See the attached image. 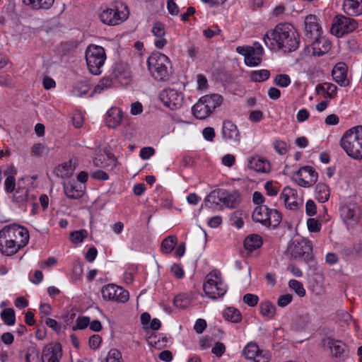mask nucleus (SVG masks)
<instances>
[{
    "mask_svg": "<svg viewBox=\"0 0 362 362\" xmlns=\"http://www.w3.org/2000/svg\"><path fill=\"white\" fill-rule=\"evenodd\" d=\"M330 195L329 187L324 183H318L315 187V199L322 203L326 202Z\"/></svg>",
    "mask_w": 362,
    "mask_h": 362,
    "instance_id": "obj_35",
    "label": "nucleus"
},
{
    "mask_svg": "<svg viewBox=\"0 0 362 362\" xmlns=\"http://www.w3.org/2000/svg\"><path fill=\"white\" fill-rule=\"evenodd\" d=\"M114 85L115 81L112 76H105L101 80H100L98 84L95 86L93 93H101L104 90L112 88Z\"/></svg>",
    "mask_w": 362,
    "mask_h": 362,
    "instance_id": "obj_36",
    "label": "nucleus"
},
{
    "mask_svg": "<svg viewBox=\"0 0 362 362\" xmlns=\"http://www.w3.org/2000/svg\"><path fill=\"white\" fill-rule=\"evenodd\" d=\"M225 351L226 346L221 342L216 343L215 346L211 349V352L218 357L222 356Z\"/></svg>",
    "mask_w": 362,
    "mask_h": 362,
    "instance_id": "obj_60",
    "label": "nucleus"
},
{
    "mask_svg": "<svg viewBox=\"0 0 362 362\" xmlns=\"http://www.w3.org/2000/svg\"><path fill=\"white\" fill-rule=\"evenodd\" d=\"M7 237V233L2 228L0 230V252L4 255L10 256L17 253L19 250L13 240Z\"/></svg>",
    "mask_w": 362,
    "mask_h": 362,
    "instance_id": "obj_21",
    "label": "nucleus"
},
{
    "mask_svg": "<svg viewBox=\"0 0 362 362\" xmlns=\"http://www.w3.org/2000/svg\"><path fill=\"white\" fill-rule=\"evenodd\" d=\"M227 289V285L218 270H214L206 276L203 290L209 298L211 299L221 298L226 294Z\"/></svg>",
    "mask_w": 362,
    "mask_h": 362,
    "instance_id": "obj_3",
    "label": "nucleus"
},
{
    "mask_svg": "<svg viewBox=\"0 0 362 362\" xmlns=\"http://www.w3.org/2000/svg\"><path fill=\"white\" fill-rule=\"evenodd\" d=\"M264 42L271 50L291 52L299 47V35L290 23H279L273 30L267 32Z\"/></svg>",
    "mask_w": 362,
    "mask_h": 362,
    "instance_id": "obj_1",
    "label": "nucleus"
},
{
    "mask_svg": "<svg viewBox=\"0 0 362 362\" xmlns=\"http://www.w3.org/2000/svg\"><path fill=\"white\" fill-rule=\"evenodd\" d=\"M83 187L75 181H70L64 185V190L66 196L72 199H78L83 195Z\"/></svg>",
    "mask_w": 362,
    "mask_h": 362,
    "instance_id": "obj_25",
    "label": "nucleus"
},
{
    "mask_svg": "<svg viewBox=\"0 0 362 362\" xmlns=\"http://www.w3.org/2000/svg\"><path fill=\"white\" fill-rule=\"evenodd\" d=\"M305 211L306 214L309 216H313L316 214L317 206L313 200L309 199L307 201L305 204Z\"/></svg>",
    "mask_w": 362,
    "mask_h": 362,
    "instance_id": "obj_58",
    "label": "nucleus"
},
{
    "mask_svg": "<svg viewBox=\"0 0 362 362\" xmlns=\"http://www.w3.org/2000/svg\"><path fill=\"white\" fill-rule=\"evenodd\" d=\"M339 145L352 159L362 160V126L346 130L340 139Z\"/></svg>",
    "mask_w": 362,
    "mask_h": 362,
    "instance_id": "obj_2",
    "label": "nucleus"
},
{
    "mask_svg": "<svg viewBox=\"0 0 362 362\" xmlns=\"http://www.w3.org/2000/svg\"><path fill=\"white\" fill-rule=\"evenodd\" d=\"M174 304L177 308H186L190 304V300L186 294H180L175 297Z\"/></svg>",
    "mask_w": 362,
    "mask_h": 362,
    "instance_id": "obj_46",
    "label": "nucleus"
},
{
    "mask_svg": "<svg viewBox=\"0 0 362 362\" xmlns=\"http://www.w3.org/2000/svg\"><path fill=\"white\" fill-rule=\"evenodd\" d=\"M3 230L7 233L8 237L10 238L15 245L18 247V250L24 247L29 241L30 235L29 232L24 226L12 224L6 226Z\"/></svg>",
    "mask_w": 362,
    "mask_h": 362,
    "instance_id": "obj_11",
    "label": "nucleus"
},
{
    "mask_svg": "<svg viewBox=\"0 0 362 362\" xmlns=\"http://www.w3.org/2000/svg\"><path fill=\"white\" fill-rule=\"evenodd\" d=\"M75 170L71 161L65 162L59 165L57 168V175L62 177H69L73 175Z\"/></svg>",
    "mask_w": 362,
    "mask_h": 362,
    "instance_id": "obj_40",
    "label": "nucleus"
},
{
    "mask_svg": "<svg viewBox=\"0 0 362 362\" xmlns=\"http://www.w3.org/2000/svg\"><path fill=\"white\" fill-rule=\"evenodd\" d=\"M13 198L16 202L23 203L29 200H32L34 197L30 194L29 189L25 187H18L14 195Z\"/></svg>",
    "mask_w": 362,
    "mask_h": 362,
    "instance_id": "obj_38",
    "label": "nucleus"
},
{
    "mask_svg": "<svg viewBox=\"0 0 362 362\" xmlns=\"http://www.w3.org/2000/svg\"><path fill=\"white\" fill-rule=\"evenodd\" d=\"M214 193L217 194L218 201L228 208H236L241 200L240 194L236 191L228 192L224 189H218Z\"/></svg>",
    "mask_w": 362,
    "mask_h": 362,
    "instance_id": "obj_16",
    "label": "nucleus"
},
{
    "mask_svg": "<svg viewBox=\"0 0 362 362\" xmlns=\"http://www.w3.org/2000/svg\"><path fill=\"white\" fill-rule=\"evenodd\" d=\"M223 102L219 94H211L202 96L192 107L193 115L199 119L208 117Z\"/></svg>",
    "mask_w": 362,
    "mask_h": 362,
    "instance_id": "obj_4",
    "label": "nucleus"
},
{
    "mask_svg": "<svg viewBox=\"0 0 362 362\" xmlns=\"http://www.w3.org/2000/svg\"><path fill=\"white\" fill-rule=\"evenodd\" d=\"M315 90L318 94L325 93L328 98H332L337 95V87L331 83H324L317 85Z\"/></svg>",
    "mask_w": 362,
    "mask_h": 362,
    "instance_id": "obj_34",
    "label": "nucleus"
},
{
    "mask_svg": "<svg viewBox=\"0 0 362 362\" xmlns=\"http://www.w3.org/2000/svg\"><path fill=\"white\" fill-rule=\"evenodd\" d=\"M341 216L344 221L355 220L356 212L349 206H343L340 209Z\"/></svg>",
    "mask_w": 362,
    "mask_h": 362,
    "instance_id": "obj_48",
    "label": "nucleus"
},
{
    "mask_svg": "<svg viewBox=\"0 0 362 362\" xmlns=\"http://www.w3.org/2000/svg\"><path fill=\"white\" fill-rule=\"evenodd\" d=\"M274 83L280 87H287L291 83V78L287 74L276 75Z\"/></svg>",
    "mask_w": 362,
    "mask_h": 362,
    "instance_id": "obj_53",
    "label": "nucleus"
},
{
    "mask_svg": "<svg viewBox=\"0 0 362 362\" xmlns=\"http://www.w3.org/2000/svg\"><path fill=\"white\" fill-rule=\"evenodd\" d=\"M312 251L310 241L302 240L293 243V254L295 257H302L305 254H309Z\"/></svg>",
    "mask_w": 362,
    "mask_h": 362,
    "instance_id": "obj_29",
    "label": "nucleus"
},
{
    "mask_svg": "<svg viewBox=\"0 0 362 362\" xmlns=\"http://www.w3.org/2000/svg\"><path fill=\"white\" fill-rule=\"evenodd\" d=\"M259 301V298L257 295L252 293H247L243 296V302L247 305L254 307Z\"/></svg>",
    "mask_w": 362,
    "mask_h": 362,
    "instance_id": "obj_56",
    "label": "nucleus"
},
{
    "mask_svg": "<svg viewBox=\"0 0 362 362\" xmlns=\"http://www.w3.org/2000/svg\"><path fill=\"white\" fill-rule=\"evenodd\" d=\"M223 317L226 320L235 323L240 322L242 318L240 312L233 307H228L224 310Z\"/></svg>",
    "mask_w": 362,
    "mask_h": 362,
    "instance_id": "obj_37",
    "label": "nucleus"
},
{
    "mask_svg": "<svg viewBox=\"0 0 362 362\" xmlns=\"http://www.w3.org/2000/svg\"><path fill=\"white\" fill-rule=\"evenodd\" d=\"M343 10L349 16H360L362 14V0H344Z\"/></svg>",
    "mask_w": 362,
    "mask_h": 362,
    "instance_id": "obj_27",
    "label": "nucleus"
},
{
    "mask_svg": "<svg viewBox=\"0 0 362 362\" xmlns=\"http://www.w3.org/2000/svg\"><path fill=\"white\" fill-rule=\"evenodd\" d=\"M25 5L33 9H49L53 5L54 0H23Z\"/></svg>",
    "mask_w": 362,
    "mask_h": 362,
    "instance_id": "obj_33",
    "label": "nucleus"
},
{
    "mask_svg": "<svg viewBox=\"0 0 362 362\" xmlns=\"http://www.w3.org/2000/svg\"><path fill=\"white\" fill-rule=\"evenodd\" d=\"M151 32L156 37H163L165 35V25L160 22H156L153 24Z\"/></svg>",
    "mask_w": 362,
    "mask_h": 362,
    "instance_id": "obj_51",
    "label": "nucleus"
},
{
    "mask_svg": "<svg viewBox=\"0 0 362 362\" xmlns=\"http://www.w3.org/2000/svg\"><path fill=\"white\" fill-rule=\"evenodd\" d=\"M122 112L119 108L112 107L107 112L106 123L110 128H116L122 122Z\"/></svg>",
    "mask_w": 362,
    "mask_h": 362,
    "instance_id": "obj_28",
    "label": "nucleus"
},
{
    "mask_svg": "<svg viewBox=\"0 0 362 362\" xmlns=\"http://www.w3.org/2000/svg\"><path fill=\"white\" fill-rule=\"evenodd\" d=\"M177 238L175 236H168L165 238L161 243V251L165 254L170 253L175 248Z\"/></svg>",
    "mask_w": 362,
    "mask_h": 362,
    "instance_id": "obj_41",
    "label": "nucleus"
},
{
    "mask_svg": "<svg viewBox=\"0 0 362 362\" xmlns=\"http://www.w3.org/2000/svg\"><path fill=\"white\" fill-rule=\"evenodd\" d=\"M222 136L226 141L235 143H239L240 141V134L238 127L230 120L223 122Z\"/></svg>",
    "mask_w": 362,
    "mask_h": 362,
    "instance_id": "obj_19",
    "label": "nucleus"
},
{
    "mask_svg": "<svg viewBox=\"0 0 362 362\" xmlns=\"http://www.w3.org/2000/svg\"><path fill=\"white\" fill-rule=\"evenodd\" d=\"M93 165L97 168L113 170L117 165V160L115 156L112 155H100L93 160Z\"/></svg>",
    "mask_w": 362,
    "mask_h": 362,
    "instance_id": "obj_24",
    "label": "nucleus"
},
{
    "mask_svg": "<svg viewBox=\"0 0 362 362\" xmlns=\"http://www.w3.org/2000/svg\"><path fill=\"white\" fill-rule=\"evenodd\" d=\"M62 356V349L59 344H49L42 350V362H59Z\"/></svg>",
    "mask_w": 362,
    "mask_h": 362,
    "instance_id": "obj_18",
    "label": "nucleus"
},
{
    "mask_svg": "<svg viewBox=\"0 0 362 362\" xmlns=\"http://www.w3.org/2000/svg\"><path fill=\"white\" fill-rule=\"evenodd\" d=\"M236 52L244 56L247 66H256L262 62L264 49L259 42H255L252 46H238Z\"/></svg>",
    "mask_w": 362,
    "mask_h": 362,
    "instance_id": "obj_8",
    "label": "nucleus"
},
{
    "mask_svg": "<svg viewBox=\"0 0 362 362\" xmlns=\"http://www.w3.org/2000/svg\"><path fill=\"white\" fill-rule=\"evenodd\" d=\"M250 168L259 173H267L270 170V165L267 160L257 156L250 159Z\"/></svg>",
    "mask_w": 362,
    "mask_h": 362,
    "instance_id": "obj_30",
    "label": "nucleus"
},
{
    "mask_svg": "<svg viewBox=\"0 0 362 362\" xmlns=\"http://www.w3.org/2000/svg\"><path fill=\"white\" fill-rule=\"evenodd\" d=\"M105 362H123L122 353L117 349H111L107 353Z\"/></svg>",
    "mask_w": 362,
    "mask_h": 362,
    "instance_id": "obj_47",
    "label": "nucleus"
},
{
    "mask_svg": "<svg viewBox=\"0 0 362 362\" xmlns=\"http://www.w3.org/2000/svg\"><path fill=\"white\" fill-rule=\"evenodd\" d=\"M270 72L267 69L253 71L250 74L251 80L254 82H262L269 78Z\"/></svg>",
    "mask_w": 362,
    "mask_h": 362,
    "instance_id": "obj_45",
    "label": "nucleus"
},
{
    "mask_svg": "<svg viewBox=\"0 0 362 362\" xmlns=\"http://www.w3.org/2000/svg\"><path fill=\"white\" fill-rule=\"evenodd\" d=\"M155 153L152 147H144L140 150L139 156L143 160L149 159Z\"/></svg>",
    "mask_w": 362,
    "mask_h": 362,
    "instance_id": "obj_59",
    "label": "nucleus"
},
{
    "mask_svg": "<svg viewBox=\"0 0 362 362\" xmlns=\"http://www.w3.org/2000/svg\"><path fill=\"white\" fill-rule=\"evenodd\" d=\"M128 7L122 2H117L100 14L101 21L108 25H115L124 21L129 16Z\"/></svg>",
    "mask_w": 362,
    "mask_h": 362,
    "instance_id": "obj_7",
    "label": "nucleus"
},
{
    "mask_svg": "<svg viewBox=\"0 0 362 362\" xmlns=\"http://www.w3.org/2000/svg\"><path fill=\"white\" fill-rule=\"evenodd\" d=\"M114 81H117L122 86L127 85L130 82V73L128 69L123 64H117L113 69L112 76Z\"/></svg>",
    "mask_w": 362,
    "mask_h": 362,
    "instance_id": "obj_26",
    "label": "nucleus"
},
{
    "mask_svg": "<svg viewBox=\"0 0 362 362\" xmlns=\"http://www.w3.org/2000/svg\"><path fill=\"white\" fill-rule=\"evenodd\" d=\"M280 199L284 201L285 206L290 209H296L298 206L296 190L290 187H285L283 189L280 194Z\"/></svg>",
    "mask_w": 362,
    "mask_h": 362,
    "instance_id": "obj_23",
    "label": "nucleus"
},
{
    "mask_svg": "<svg viewBox=\"0 0 362 362\" xmlns=\"http://www.w3.org/2000/svg\"><path fill=\"white\" fill-rule=\"evenodd\" d=\"M101 294L105 301L125 303L129 299V291L114 284H108L103 286Z\"/></svg>",
    "mask_w": 362,
    "mask_h": 362,
    "instance_id": "obj_9",
    "label": "nucleus"
},
{
    "mask_svg": "<svg viewBox=\"0 0 362 362\" xmlns=\"http://www.w3.org/2000/svg\"><path fill=\"white\" fill-rule=\"evenodd\" d=\"M88 235V233L86 229L75 230L70 233V240L74 244L81 243Z\"/></svg>",
    "mask_w": 362,
    "mask_h": 362,
    "instance_id": "obj_44",
    "label": "nucleus"
},
{
    "mask_svg": "<svg viewBox=\"0 0 362 362\" xmlns=\"http://www.w3.org/2000/svg\"><path fill=\"white\" fill-rule=\"evenodd\" d=\"M49 151L48 148L43 144H35L31 147V153L36 156H42L47 153Z\"/></svg>",
    "mask_w": 362,
    "mask_h": 362,
    "instance_id": "obj_50",
    "label": "nucleus"
},
{
    "mask_svg": "<svg viewBox=\"0 0 362 362\" xmlns=\"http://www.w3.org/2000/svg\"><path fill=\"white\" fill-rule=\"evenodd\" d=\"M293 297L291 294H284L279 296L277 304L280 307H285L292 301Z\"/></svg>",
    "mask_w": 362,
    "mask_h": 362,
    "instance_id": "obj_61",
    "label": "nucleus"
},
{
    "mask_svg": "<svg viewBox=\"0 0 362 362\" xmlns=\"http://www.w3.org/2000/svg\"><path fill=\"white\" fill-rule=\"evenodd\" d=\"M293 179L299 186L310 187L317 182L318 173L313 167L303 166L295 173Z\"/></svg>",
    "mask_w": 362,
    "mask_h": 362,
    "instance_id": "obj_13",
    "label": "nucleus"
},
{
    "mask_svg": "<svg viewBox=\"0 0 362 362\" xmlns=\"http://www.w3.org/2000/svg\"><path fill=\"white\" fill-rule=\"evenodd\" d=\"M86 60L89 71L94 75H100L106 60L105 49L98 45H90L86 51Z\"/></svg>",
    "mask_w": 362,
    "mask_h": 362,
    "instance_id": "obj_6",
    "label": "nucleus"
},
{
    "mask_svg": "<svg viewBox=\"0 0 362 362\" xmlns=\"http://www.w3.org/2000/svg\"><path fill=\"white\" fill-rule=\"evenodd\" d=\"M305 31L308 38L316 37L322 33V28L316 16L310 14L305 18Z\"/></svg>",
    "mask_w": 362,
    "mask_h": 362,
    "instance_id": "obj_17",
    "label": "nucleus"
},
{
    "mask_svg": "<svg viewBox=\"0 0 362 362\" xmlns=\"http://www.w3.org/2000/svg\"><path fill=\"white\" fill-rule=\"evenodd\" d=\"M171 272L177 279H182L185 274L182 267L177 264H174L171 266Z\"/></svg>",
    "mask_w": 362,
    "mask_h": 362,
    "instance_id": "obj_64",
    "label": "nucleus"
},
{
    "mask_svg": "<svg viewBox=\"0 0 362 362\" xmlns=\"http://www.w3.org/2000/svg\"><path fill=\"white\" fill-rule=\"evenodd\" d=\"M159 98L163 105L172 110L180 108L183 104V95L175 89L165 88L163 90Z\"/></svg>",
    "mask_w": 362,
    "mask_h": 362,
    "instance_id": "obj_14",
    "label": "nucleus"
},
{
    "mask_svg": "<svg viewBox=\"0 0 362 362\" xmlns=\"http://www.w3.org/2000/svg\"><path fill=\"white\" fill-rule=\"evenodd\" d=\"M262 243V239L260 235L257 234H252L248 235L245 239L244 247L246 250L252 252L259 248Z\"/></svg>",
    "mask_w": 362,
    "mask_h": 362,
    "instance_id": "obj_32",
    "label": "nucleus"
},
{
    "mask_svg": "<svg viewBox=\"0 0 362 362\" xmlns=\"http://www.w3.org/2000/svg\"><path fill=\"white\" fill-rule=\"evenodd\" d=\"M16 187V179L13 175H9L6 177L4 182L5 191L8 193H12L14 192Z\"/></svg>",
    "mask_w": 362,
    "mask_h": 362,
    "instance_id": "obj_54",
    "label": "nucleus"
},
{
    "mask_svg": "<svg viewBox=\"0 0 362 362\" xmlns=\"http://www.w3.org/2000/svg\"><path fill=\"white\" fill-rule=\"evenodd\" d=\"M275 151L280 155H284L287 152V144L281 140H276L273 143Z\"/></svg>",
    "mask_w": 362,
    "mask_h": 362,
    "instance_id": "obj_55",
    "label": "nucleus"
},
{
    "mask_svg": "<svg viewBox=\"0 0 362 362\" xmlns=\"http://www.w3.org/2000/svg\"><path fill=\"white\" fill-rule=\"evenodd\" d=\"M243 354L247 360L254 362H269L270 354L267 351L259 349L256 343H248L244 348Z\"/></svg>",
    "mask_w": 362,
    "mask_h": 362,
    "instance_id": "obj_15",
    "label": "nucleus"
},
{
    "mask_svg": "<svg viewBox=\"0 0 362 362\" xmlns=\"http://www.w3.org/2000/svg\"><path fill=\"white\" fill-rule=\"evenodd\" d=\"M1 318L7 325H13L16 321L15 311L13 308L4 309L1 313Z\"/></svg>",
    "mask_w": 362,
    "mask_h": 362,
    "instance_id": "obj_43",
    "label": "nucleus"
},
{
    "mask_svg": "<svg viewBox=\"0 0 362 362\" xmlns=\"http://www.w3.org/2000/svg\"><path fill=\"white\" fill-rule=\"evenodd\" d=\"M269 209L266 205L257 206L252 213V220L255 222L260 223L264 226L267 225Z\"/></svg>",
    "mask_w": 362,
    "mask_h": 362,
    "instance_id": "obj_31",
    "label": "nucleus"
},
{
    "mask_svg": "<svg viewBox=\"0 0 362 362\" xmlns=\"http://www.w3.org/2000/svg\"><path fill=\"white\" fill-rule=\"evenodd\" d=\"M323 347L329 351L332 358L339 362L344 361L348 354L346 344L341 340L332 337H327L322 341Z\"/></svg>",
    "mask_w": 362,
    "mask_h": 362,
    "instance_id": "obj_12",
    "label": "nucleus"
},
{
    "mask_svg": "<svg viewBox=\"0 0 362 362\" xmlns=\"http://www.w3.org/2000/svg\"><path fill=\"white\" fill-rule=\"evenodd\" d=\"M281 214L276 209H270L269 212L268 219L267 221V226H273L274 228L278 226L281 221Z\"/></svg>",
    "mask_w": 362,
    "mask_h": 362,
    "instance_id": "obj_42",
    "label": "nucleus"
},
{
    "mask_svg": "<svg viewBox=\"0 0 362 362\" xmlns=\"http://www.w3.org/2000/svg\"><path fill=\"white\" fill-rule=\"evenodd\" d=\"M333 79L341 86H346L349 81L347 78V66L343 62L337 63L332 71Z\"/></svg>",
    "mask_w": 362,
    "mask_h": 362,
    "instance_id": "obj_22",
    "label": "nucleus"
},
{
    "mask_svg": "<svg viewBox=\"0 0 362 362\" xmlns=\"http://www.w3.org/2000/svg\"><path fill=\"white\" fill-rule=\"evenodd\" d=\"M90 323V317L87 316L79 317L76 320V323L73 326L72 329L76 331L77 329H83L86 328Z\"/></svg>",
    "mask_w": 362,
    "mask_h": 362,
    "instance_id": "obj_52",
    "label": "nucleus"
},
{
    "mask_svg": "<svg viewBox=\"0 0 362 362\" xmlns=\"http://www.w3.org/2000/svg\"><path fill=\"white\" fill-rule=\"evenodd\" d=\"M259 311L263 316L271 319L276 313V307L269 301H264L259 304Z\"/></svg>",
    "mask_w": 362,
    "mask_h": 362,
    "instance_id": "obj_39",
    "label": "nucleus"
},
{
    "mask_svg": "<svg viewBox=\"0 0 362 362\" xmlns=\"http://www.w3.org/2000/svg\"><path fill=\"white\" fill-rule=\"evenodd\" d=\"M357 26L358 23L355 19L340 15L334 18L330 31L332 34L340 37L351 33Z\"/></svg>",
    "mask_w": 362,
    "mask_h": 362,
    "instance_id": "obj_10",
    "label": "nucleus"
},
{
    "mask_svg": "<svg viewBox=\"0 0 362 362\" xmlns=\"http://www.w3.org/2000/svg\"><path fill=\"white\" fill-rule=\"evenodd\" d=\"M25 362H40L38 353L34 350H28L25 354Z\"/></svg>",
    "mask_w": 362,
    "mask_h": 362,
    "instance_id": "obj_63",
    "label": "nucleus"
},
{
    "mask_svg": "<svg viewBox=\"0 0 362 362\" xmlns=\"http://www.w3.org/2000/svg\"><path fill=\"white\" fill-rule=\"evenodd\" d=\"M264 189L269 196H276L279 192L278 188L274 185L272 182H267L264 184Z\"/></svg>",
    "mask_w": 362,
    "mask_h": 362,
    "instance_id": "obj_62",
    "label": "nucleus"
},
{
    "mask_svg": "<svg viewBox=\"0 0 362 362\" xmlns=\"http://www.w3.org/2000/svg\"><path fill=\"white\" fill-rule=\"evenodd\" d=\"M289 287L293 289L299 296L303 297L305 295V290L303 284L297 280L291 279L288 282Z\"/></svg>",
    "mask_w": 362,
    "mask_h": 362,
    "instance_id": "obj_49",
    "label": "nucleus"
},
{
    "mask_svg": "<svg viewBox=\"0 0 362 362\" xmlns=\"http://www.w3.org/2000/svg\"><path fill=\"white\" fill-rule=\"evenodd\" d=\"M169 64L168 57L158 52H153L147 59L149 72L156 79L159 81H164L168 78Z\"/></svg>",
    "mask_w": 362,
    "mask_h": 362,
    "instance_id": "obj_5",
    "label": "nucleus"
},
{
    "mask_svg": "<svg viewBox=\"0 0 362 362\" xmlns=\"http://www.w3.org/2000/svg\"><path fill=\"white\" fill-rule=\"evenodd\" d=\"M308 230L313 233L319 232L321 229V224L315 218H308L307 221Z\"/></svg>",
    "mask_w": 362,
    "mask_h": 362,
    "instance_id": "obj_57",
    "label": "nucleus"
},
{
    "mask_svg": "<svg viewBox=\"0 0 362 362\" xmlns=\"http://www.w3.org/2000/svg\"><path fill=\"white\" fill-rule=\"evenodd\" d=\"M314 40L312 42L313 54L315 56L320 57L327 53L331 49V42L326 37L322 36V35L310 38Z\"/></svg>",
    "mask_w": 362,
    "mask_h": 362,
    "instance_id": "obj_20",
    "label": "nucleus"
}]
</instances>
